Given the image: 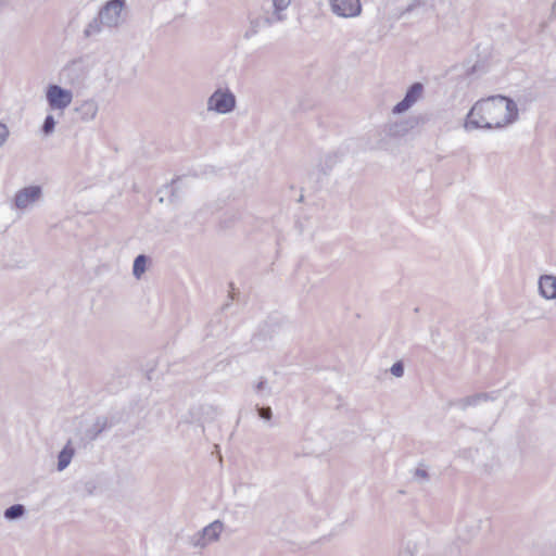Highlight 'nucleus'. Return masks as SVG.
<instances>
[{
    "label": "nucleus",
    "instance_id": "obj_1",
    "mask_svg": "<svg viewBox=\"0 0 556 556\" xmlns=\"http://www.w3.org/2000/svg\"><path fill=\"white\" fill-rule=\"evenodd\" d=\"M519 117L517 103L509 97L497 94L477 101L467 114L466 129L502 128Z\"/></svg>",
    "mask_w": 556,
    "mask_h": 556
},
{
    "label": "nucleus",
    "instance_id": "obj_2",
    "mask_svg": "<svg viewBox=\"0 0 556 556\" xmlns=\"http://www.w3.org/2000/svg\"><path fill=\"white\" fill-rule=\"evenodd\" d=\"M125 0H109L99 11L98 15L86 26L84 34L91 37L101 33L103 27H117L122 23V12Z\"/></svg>",
    "mask_w": 556,
    "mask_h": 556
},
{
    "label": "nucleus",
    "instance_id": "obj_3",
    "mask_svg": "<svg viewBox=\"0 0 556 556\" xmlns=\"http://www.w3.org/2000/svg\"><path fill=\"white\" fill-rule=\"evenodd\" d=\"M236 105V96L228 88H217L207 99V110L218 114L231 113Z\"/></svg>",
    "mask_w": 556,
    "mask_h": 556
},
{
    "label": "nucleus",
    "instance_id": "obj_4",
    "mask_svg": "<svg viewBox=\"0 0 556 556\" xmlns=\"http://www.w3.org/2000/svg\"><path fill=\"white\" fill-rule=\"evenodd\" d=\"M46 97L48 104L52 110H64L73 100V93L71 90L54 84L48 86Z\"/></svg>",
    "mask_w": 556,
    "mask_h": 556
},
{
    "label": "nucleus",
    "instance_id": "obj_5",
    "mask_svg": "<svg viewBox=\"0 0 556 556\" xmlns=\"http://www.w3.org/2000/svg\"><path fill=\"white\" fill-rule=\"evenodd\" d=\"M333 14L344 18H352L361 15V0H328Z\"/></svg>",
    "mask_w": 556,
    "mask_h": 556
},
{
    "label": "nucleus",
    "instance_id": "obj_6",
    "mask_svg": "<svg viewBox=\"0 0 556 556\" xmlns=\"http://www.w3.org/2000/svg\"><path fill=\"white\" fill-rule=\"evenodd\" d=\"M276 17L273 16L269 11H265L263 15H250L249 26L245 29L243 37L244 39H251L256 36L262 29L270 27L277 23Z\"/></svg>",
    "mask_w": 556,
    "mask_h": 556
},
{
    "label": "nucleus",
    "instance_id": "obj_7",
    "mask_svg": "<svg viewBox=\"0 0 556 556\" xmlns=\"http://www.w3.org/2000/svg\"><path fill=\"white\" fill-rule=\"evenodd\" d=\"M422 92L424 86L421 83L412 84L406 90L404 98L393 106L392 113L402 114L408 111L421 98Z\"/></svg>",
    "mask_w": 556,
    "mask_h": 556
},
{
    "label": "nucleus",
    "instance_id": "obj_8",
    "mask_svg": "<svg viewBox=\"0 0 556 556\" xmlns=\"http://www.w3.org/2000/svg\"><path fill=\"white\" fill-rule=\"evenodd\" d=\"M42 195L40 186H28L15 193L14 206L18 210H25L37 202Z\"/></svg>",
    "mask_w": 556,
    "mask_h": 556
},
{
    "label": "nucleus",
    "instance_id": "obj_9",
    "mask_svg": "<svg viewBox=\"0 0 556 556\" xmlns=\"http://www.w3.org/2000/svg\"><path fill=\"white\" fill-rule=\"evenodd\" d=\"M419 124V117L413 116L405 121L388 125L387 134L392 137H403Z\"/></svg>",
    "mask_w": 556,
    "mask_h": 556
},
{
    "label": "nucleus",
    "instance_id": "obj_10",
    "mask_svg": "<svg viewBox=\"0 0 556 556\" xmlns=\"http://www.w3.org/2000/svg\"><path fill=\"white\" fill-rule=\"evenodd\" d=\"M539 293L546 300H556V276L542 275L539 278Z\"/></svg>",
    "mask_w": 556,
    "mask_h": 556
},
{
    "label": "nucleus",
    "instance_id": "obj_11",
    "mask_svg": "<svg viewBox=\"0 0 556 556\" xmlns=\"http://www.w3.org/2000/svg\"><path fill=\"white\" fill-rule=\"evenodd\" d=\"M113 422L105 416H99L96 418L93 425L87 429L86 437L89 441H94L103 431L110 429Z\"/></svg>",
    "mask_w": 556,
    "mask_h": 556
},
{
    "label": "nucleus",
    "instance_id": "obj_12",
    "mask_svg": "<svg viewBox=\"0 0 556 556\" xmlns=\"http://www.w3.org/2000/svg\"><path fill=\"white\" fill-rule=\"evenodd\" d=\"M224 530V523L220 520H214L208 526L204 527L201 532L205 541L208 543L219 540L220 533Z\"/></svg>",
    "mask_w": 556,
    "mask_h": 556
},
{
    "label": "nucleus",
    "instance_id": "obj_13",
    "mask_svg": "<svg viewBox=\"0 0 556 556\" xmlns=\"http://www.w3.org/2000/svg\"><path fill=\"white\" fill-rule=\"evenodd\" d=\"M76 112L83 121H91L98 113V103L94 100H86L76 108Z\"/></svg>",
    "mask_w": 556,
    "mask_h": 556
},
{
    "label": "nucleus",
    "instance_id": "obj_14",
    "mask_svg": "<svg viewBox=\"0 0 556 556\" xmlns=\"http://www.w3.org/2000/svg\"><path fill=\"white\" fill-rule=\"evenodd\" d=\"M74 455L75 448L72 445V441L68 440L58 455V470L63 471L71 464Z\"/></svg>",
    "mask_w": 556,
    "mask_h": 556
},
{
    "label": "nucleus",
    "instance_id": "obj_15",
    "mask_svg": "<svg viewBox=\"0 0 556 556\" xmlns=\"http://www.w3.org/2000/svg\"><path fill=\"white\" fill-rule=\"evenodd\" d=\"M490 399H491V395L489 393L482 392V393H477L473 395H469V396L459 399L456 402V405L459 408H462L463 410H465L469 406H475V405L479 404L480 402L488 401Z\"/></svg>",
    "mask_w": 556,
    "mask_h": 556
},
{
    "label": "nucleus",
    "instance_id": "obj_16",
    "mask_svg": "<svg viewBox=\"0 0 556 556\" xmlns=\"http://www.w3.org/2000/svg\"><path fill=\"white\" fill-rule=\"evenodd\" d=\"M339 160L340 154L338 152H329L325 154L319 162L321 172L324 174L330 172L333 168V166L339 162Z\"/></svg>",
    "mask_w": 556,
    "mask_h": 556
},
{
    "label": "nucleus",
    "instance_id": "obj_17",
    "mask_svg": "<svg viewBox=\"0 0 556 556\" xmlns=\"http://www.w3.org/2000/svg\"><path fill=\"white\" fill-rule=\"evenodd\" d=\"M26 513V507L23 504H14L4 510L3 517L9 521H13L23 518Z\"/></svg>",
    "mask_w": 556,
    "mask_h": 556
},
{
    "label": "nucleus",
    "instance_id": "obj_18",
    "mask_svg": "<svg viewBox=\"0 0 556 556\" xmlns=\"http://www.w3.org/2000/svg\"><path fill=\"white\" fill-rule=\"evenodd\" d=\"M148 256L144 254H139L134 260L132 264V275L139 279L147 270V264H148Z\"/></svg>",
    "mask_w": 556,
    "mask_h": 556
},
{
    "label": "nucleus",
    "instance_id": "obj_19",
    "mask_svg": "<svg viewBox=\"0 0 556 556\" xmlns=\"http://www.w3.org/2000/svg\"><path fill=\"white\" fill-rule=\"evenodd\" d=\"M291 3V0H273L274 11L270 13L276 21L282 22L286 15L282 13Z\"/></svg>",
    "mask_w": 556,
    "mask_h": 556
},
{
    "label": "nucleus",
    "instance_id": "obj_20",
    "mask_svg": "<svg viewBox=\"0 0 556 556\" xmlns=\"http://www.w3.org/2000/svg\"><path fill=\"white\" fill-rule=\"evenodd\" d=\"M54 127H55L54 117L52 115H47L43 121L42 127H41L43 135H46V136L51 135L54 131Z\"/></svg>",
    "mask_w": 556,
    "mask_h": 556
},
{
    "label": "nucleus",
    "instance_id": "obj_21",
    "mask_svg": "<svg viewBox=\"0 0 556 556\" xmlns=\"http://www.w3.org/2000/svg\"><path fill=\"white\" fill-rule=\"evenodd\" d=\"M189 543L193 547H199V548H203L207 545V542L205 541L204 535H202L201 531H199V532L194 533L192 536H190Z\"/></svg>",
    "mask_w": 556,
    "mask_h": 556
},
{
    "label": "nucleus",
    "instance_id": "obj_22",
    "mask_svg": "<svg viewBox=\"0 0 556 556\" xmlns=\"http://www.w3.org/2000/svg\"><path fill=\"white\" fill-rule=\"evenodd\" d=\"M258 417L263 420L269 421L273 417V412L269 406H256Z\"/></svg>",
    "mask_w": 556,
    "mask_h": 556
},
{
    "label": "nucleus",
    "instance_id": "obj_23",
    "mask_svg": "<svg viewBox=\"0 0 556 556\" xmlns=\"http://www.w3.org/2000/svg\"><path fill=\"white\" fill-rule=\"evenodd\" d=\"M390 371L391 374L394 376V377H402L404 375V365L401 361L399 362H395L392 367L390 368Z\"/></svg>",
    "mask_w": 556,
    "mask_h": 556
},
{
    "label": "nucleus",
    "instance_id": "obj_24",
    "mask_svg": "<svg viewBox=\"0 0 556 556\" xmlns=\"http://www.w3.org/2000/svg\"><path fill=\"white\" fill-rule=\"evenodd\" d=\"M254 390L256 393H262L265 390H268V392H270V390L268 388L267 379L264 377H261L258 382L254 386Z\"/></svg>",
    "mask_w": 556,
    "mask_h": 556
},
{
    "label": "nucleus",
    "instance_id": "obj_25",
    "mask_svg": "<svg viewBox=\"0 0 556 556\" xmlns=\"http://www.w3.org/2000/svg\"><path fill=\"white\" fill-rule=\"evenodd\" d=\"M198 410H200L203 415H210L211 419L217 415V409L211 405L199 406Z\"/></svg>",
    "mask_w": 556,
    "mask_h": 556
},
{
    "label": "nucleus",
    "instance_id": "obj_26",
    "mask_svg": "<svg viewBox=\"0 0 556 556\" xmlns=\"http://www.w3.org/2000/svg\"><path fill=\"white\" fill-rule=\"evenodd\" d=\"M414 475H415V478L418 480H422V481L429 480V473L425 468H421V467L416 468Z\"/></svg>",
    "mask_w": 556,
    "mask_h": 556
},
{
    "label": "nucleus",
    "instance_id": "obj_27",
    "mask_svg": "<svg viewBox=\"0 0 556 556\" xmlns=\"http://www.w3.org/2000/svg\"><path fill=\"white\" fill-rule=\"evenodd\" d=\"M9 137V129L5 124L0 123V147L4 143Z\"/></svg>",
    "mask_w": 556,
    "mask_h": 556
},
{
    "label": "nucleus",
    "instance_id": "obj_28",
    "mask_svg": "<svg viewBox=\"0 0 556 556\" xmlns=\"http://www.w3.org/2000/svg\"><path fill=\"white\" fill-rule=\"evenodd\" d=\"M415 9H417V7H416V4L414 3V1H412V2H410V3L405 8V10L402 12V15L413 12Z\"/></svg>",
    "mask_w": 556,
    "mask_h": 556
},
{
    "label": "nucleus",
    "instance_id": "obj_29",
    "mask_svg": "<svg viewBox=\"0 0 556 556\" xmlns=\"http://www.w3.org/2000/svg\"><path fill=\"white\" fill-rule=\"evenodd\" d=\"M178 180H179V179H173V180H172V184H170V186H172V194H170V197H172V198L177 197V194H176V193H177L176 184H177V181H178Z\"/></svg>",
    "mask_w": 556,
    "mask_h": 556
},
{
    "label": "nucleus",
    "instance_id": "obj_30",
    "mask_svg": "<svg viewBox=\"0 0 556 556\" xmlns=\"http://www.w3.org/2000/svg\"><path fill=\"white\" fill-rule=\"evenodd\" d=\"M417 8L425 7L427 0H413Z\"/></svg>",
    "mask_w": 556,
    "mask_h": 556
},
{
    "label": "nucleus",
    "instance_id": "obj_31",
    "mask_svg": "<svg viewBox=\"0 0 556 556\" xmlns=\"http://www.w3.org/2000/svg\"><path fill=\"white\" fill-rule=\"evenodd\" d=\"M228 306H229V303H226V304H224V305H223L222 309H225V308H227Z\"/></svg>",
    "mask_w": 556,
    "mask_h": 556
}]
</instances>
